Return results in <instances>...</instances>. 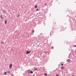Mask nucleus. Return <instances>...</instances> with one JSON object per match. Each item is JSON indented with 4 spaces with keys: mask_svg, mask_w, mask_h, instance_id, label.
Wrapping results in <instances>:
<instances>
[{
    "mask_svg": "<svg viewBox=\"0 0 76 76\" xmlns=\"http://www.w3.org/2000/svg\"><path fill=\"white\" fill-rule=\"evenodd\" d=\"M31 53V51H27L26 53V54H29V53Z\"/></svg>",
    "mask_w": 76,
    "mask_h": 76,
    "instance_id": "f257e3e1",
    "label": "nucleus"
},
{
    "mask_svg": "<svg viewBox=\"0 0 76 76\" xmlns=\"http://www.w3.org/2000/svg\"><path fill=\"white\" fill-rule=\"evenodd\" d=\"M12 64H10V65L9 67L10 69H11V68H12Z\"/></svg>",
    "mask_w": 76,
    "mask_h": 76,
    "instance_id": "f03ea898",
    "label": "nucleus"
},
{
    "mask_svg": "<svg viewBox=\"0 0 76 76\" xmlns=\"http://www.w3.org/2000/svg\"><path fill=\"white\" fill-rule=\"evenodd\" d=\"M6 12V11L4 10H3V11H2V13H5Z\"/></svg>",
    "mask_w": 76,
    "mask_h": 76,
    "instance_id": "7ed1b4c3",
    "label": "nucleus"
},
{
    "mask_svg": "<svg viewBox=\"0 0 76 76\" xmlns=\"http://www.w3.org/2000/svg\"><path fill=\"white\" fill-rule=\"evenodd\" d=\"M2 16H3V15H0V18H1V19H3V17Z\"/></svg>",
    "mask_w": 76,
    "mask_h": 76,
    "instance_id": "20e7f679",
    "label": "nucleus"
},
{
    "mask_svg": "<svg viewBox=\"0 0 76 76\" xmlns=\"http://www.w3.org/2000/svg\"><path fill=\"white\" fill-rule=\"evenodd\" d=\"M64 66H61V69H64Z\"/></svg>",
    "mask_w": 76,
    "mask_h": 76,
    "instance_id": "39448f33",
    "label": "nucleus"
},
{
    "mask_svg": "<svg viewBox=\"0 0 76 76\" xmlns=\"http://www.w3.org/2000/svg\"><path fill=\"white\" fill-rule=\"evenodd\" d=\"M7 20H5V22H4V23H5V24H7Z\"/></svg>",
    "mask_w": 76,
    "mask_h": 76,
    "instance_id": "423d86ee",
    "label": "nucleus"
},
{
    "mask_svg": "<svg viewBox=\"0 0 76 76\" xmlns=\"http://www.w3.org/2000/svg\"><path fill=\"white\" fill-rule=\"evenodd\" d=\"M70 59H68L67 60V62H70Z\"/></svg>",
    "mask_w": 76,
    "mask_h": 76,
    "instance_id": "0eeeda50",
    "label": "nucleus"
},
{
    "mask_svg": "<svg viewBox=\"0 0 76 76\" xmlns=\"http://www.w3.org/2000/svg\"><path fill=\"white\" fill-rule=\"evenodd\" d=\"M34 32H35V31H34V30H33L32 31V33H34Z\"/></svg>",
    "mask_w": 76,
    "mask_h": 76,
    "instance_id": "6e6552de",
    "label": "nucleus"
},
{
    "mask_svg": "<svg viewBox=\"0 0 76 76\" xmlns=\"http://www.w3.org/2000/svg\"><path fill=\"white\" fill-rule=\"evenodd\" d=\"M51 49H54V47L52 46L51 47Z\"/></svg>",
    "mask_w": 76,
    "mask_h": 76,
    "instance_id": "1a4fd4ad",
    "label": "nucleus"
},
{
    "mask_svg": "<svg viewBox=\"0 0 76 76\" xmlns=\"http://www.w3.org/2000/svg\"><path fill=\"white\" fill-rule=\"evenodd\" d=\"M61 29H64V28L62 26L61 27Z\"/></svg>",
    "mask_w": 76,
    "mask_h": 76,
    "instance_id": "9d476101",
    "label": "nucleus"
},
{
    "mask_svg": "<svg viewBox=\"0 0 76 76\" xmlns=\"http://www.w3.org/2000/svg\"><path fill=\"white\" fill-rule=\"evenodd\" d=\"M30 73H31V74H32V73H33V72H32V71H31L30 72Z\"/></svg>",
    "mask_w": 76,
    "mask_h": 76,
    "instance_id": "9b49d317",
    "label": "nucleus"
},
{
    "mask_svg": "<svg viewBox=\"0 0 76 76\" xmlns=\"http://www.w3.org/2000/svg\"><path fill=\"white\" fill-rule=\"evenodd\" d=\"M45 75L46 76H47V74L46 73H45Z\"/></svg>",
    "mask_w": 76,
    "mask_h": 76,
    "instance_id": "f8f14e48",
    "label": "nucleus"
},
{
    "mask_svg": "<svg viewBox=\"0 0 76 76\" xmlns=\"http://www.w3.org/2000/svg\"><path fill=\"white\" fill-rule=\"evenodd\" d=\"M35 8H37V5L35 6Z\"/></svg>",
    "mask_w": 76,
    "mask_h": 76,
    "instance_id": "ddd939ff",
    "label": "nucleus"
},
{
    "mask_svg": "<svg viewBox=\"0 0 76 76\" xmlns=\"http://www.w3.org/2000/svg\"><path fill=\"white\" fill-rule=\"evenodd\" d=\"M4 75H6L7 72H4Z\"/></svg>",
    "mask_w": 76,
    "mask_h": 76,
    "instance_id": "4468645a",
    "label": "nucleus"
},
{
    "mask_svg": "<svg viewBox=\"0 0 76 76\" xmlns=\"http://www.w3.org/2000/svg\"><path fill=\"white\" fill-rule=\"evenodd\" d=\"M1 44H4V42H1Z\"/></svg>",
    "mask_w": 76,
    "mask_h": 76,
    "instance_id": "2eb2a0df",
    "label": "nucleus"
},
{
    "mask_svg": "<svg viewBox=\"0 0 76 76\" xmlns=\"http://www.w3.org/2000/svg\"><path fill=\"white\" fill-rule=\"evenodd\" d=\"M56 76H59V75H58V74H57L56 75Z\"/></svg>",
    "mask_w": 76,
    "mask_h": 76,
    "instance_id": "dca6fc26",
    "label": "nucleus"
},
{
    "mask_svg": "<svg viewBox=\"0 0 76 76\" xmlns=\"http://www.w3.org/2000/svg\"><path fill=\"white\" fill-rule=\"evenodd\" d=\"M74 47H76V45H74Z\"/></svg>",
    "mask_w": 76,
    "mask_h": 76,
    "instance_id": "f3484780",
    "label": "nucleus"
},
{
    "mask_svg": "<svg viewBox=\"0 0 76 76\" xmlns=\"http://www.w3.org/2000/svg\"><path fill=\"white\" fill-rule=\"evenodd\" d=\"M46 5H47V4H45V6H46Z\"/></svg>",
    "mask_w": 76,
    "mask_h": 76,
    "instance_id": "a211bd4d",
    "label": "nucleus"
},
{
    "mask_svg": "<svg viewBox=\"0 0 76 76\" xmlns=\"http://www.w3.org/2000/svg\"><path fill=\"white\" fill-rule=\"evenodd\" d=\"M61 66H63V64H61Z\"/></svg>",
    "mask_w": 76,
    "mask_h": 76,
    "instance_id": "6ab92c4d",
    "label": "nucleus"
},
{
    "mask_svg": "<svg viewBox=\"0 0 76 76\" xmlns=\"http://www.w3.org/2000/svg\"><path fill=\"white\" fill-rule=\"evenodd\" d=\"M34 70H37V69H34Z\"/></svg>",
    "mask_w": 76,
    "mask_h": 76,
    "instance_id": "aec40b11",
    "label": "nucleus"
},
{
    "mask_svg": "<svg viewBox=\"0 0 76 76\" xmlns=\"http://www.w3.org/2000/svg\"><path fill=\"white\" fill-rule=\"evenodd\" d=\"M27 72H30V70H28Z\"/></svg>",
    "mask_w": 76,
    "mask_h": 76,
    "instance_id": "412c9836",
    "label": "nucleus"
},
{
    "mask_svg": "<svg viewBox=\"0 0 76 76\" xmlns=\"http://www.w3.org/2000/svg\"><path fill=\"white\" fill-rule=\"evenodd\" d=\"M38 9H37L36 11H38Z\"/></svg>",
    "mask_w": 76,
    "mask_h": 76,
    "instance_id": "4be33fe9",
    "label": "nucleus"
},
{
    "mask_svg": "<svg viewBox=\"0 0 76 76\" xmlns=\"http://www.w3.org/2000/svg\"><path fill=\"white\" fill-rule=\"evenodd\" d=\"M19 15H20L19 14L18 15V16H17V17H18L19 16Z\"/></svg>",
    "mask_w": 76,
    "mask_h": 76,
    "instance_id": "5701e85b",
    "label": "nucleus"
},
{
    "mask_svg": "<svg viewBox=\"0 0 76 76\" xmlns=\"http://www.w3.org/2000/svg\"><path fill=\"white\" fill-rule=\"evenodd\" d=\"M8 72V73H10V71Z\"/></svg>",
    "mask_w": 76,
    "mask_h": 76,
    "instance_id": "b1692460",
    "label": "nucleus"
},
{
    "mask_svg": "<svg viewBox=\"0 0 76 76\" xmlns=\"http://www.w3.org/2000/svg\"><path fill=\"white\" fill-rule=\"evenodd\" d=\"M28 74H29V73H30V72H28Z\"/></svg>",
    "mask_w": 76,
    "mask_h": 76,
    "instance_id": "393cba45",
    "label": "nucleus"
},
{
    "mask_svg": "<svg viewBox=\"0 0 76 76\" xmlns=\"http://www.w3.org/2000/svg\"><path fill=\"white\" fill-rule=\"evenodd\" d=\"M5 60H7V58L5 59Z\"/></svg>",
    "mask_w": 76,
    "mask_h": 76,
    "instance_id": "a878e982",
    "label": "nucleus"
}]
</instances>
